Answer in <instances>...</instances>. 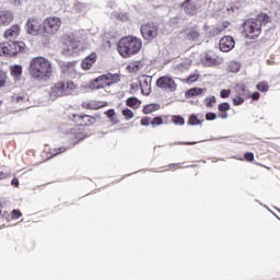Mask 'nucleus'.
<instances>
[{"label":"nucleus","instance_id":"f257e3e1","mask_svg":"<svg viewBox=\"0 0 280 280\" xmlns=\"http://www.w3.org/2000/svg\"><path fill=\"white\" fill-rule=\"evenodd\" d=\"M143 47L141 38L135 36H125L119 39L117 50L122 58H130L137 56Z\"/></svg>","mask_w":280,"mask_h":280},{"label":"nucleus","instance_id":"f03ea898","mask_svg":"<svg viewBox=\"0 0 280 280\" xmlns=\"http://www.w3.org/2000/svg\"><path fill=\"white\" fill-rule=\"evenodd\" d=\"M30 74L34 80H49L51 78V62L44 57L33 58L30 62Z\"/></svg>","mask_w":280,"mask_h":280},{"label":"nucleus","instance_id":"7ed1b4c3","mask_svg":"<svg viewBox=\"0 0 280 280\" xmlns=\"http://www.w3.org/2000/svg\"><path fill=\"white\" fill-rule=\"evenodd\" d=\"M270 23V16L266 13L258 14L255 19H249L244 22V32L247 38L254 39L258 38L261 34V27Z\"/></svg>","mask_w":280,"mask_h":280},{"label":"nucleus","instance_id":"20e7f679","mask_svg":"<svg viewBox=\"0 0 280 280\" xmlns=\"http://www.w3.org/2000/svg\"><path fill=\"white\" fill-rule=\"evenodd\" d=\"M75 91V84L71 81L56 83L50 90V97H62V95H71Z\"/></svg>","mask_w":280,"mask_h":280},{"label":"nucleus","instance_id":"39448f33","mask_svg":"<svg viewBox=\"0 0 280 280\" xmlns=\"http://www.w3.org/2000/svg\"><path fill=\"white\" fill-rule=\"evenodd\" d=\"M118 78H119L118 75L112 74V73L102 74L101 77L92 80L89 86L93 90L106 89V86H110V84H115Z\"/></svg>","mask_w":280,"mask_h":280},{"label":"nucleus","instance_id":"423d86ee","mask_svg":"<svg viewBox=\"0 0 280 280\" xmlns=\"http://www.w3.org/2000/svg\"><path fill=\"white\" fill-rule=\"evenodd\" d=\"M43 25V32L44 34H47L48 36H54L60 30V26L62 25V22L59 18H47L42 23Z\"/></svg>","mask_w":280,"mask_h":280},{"label":"nucleus","instance_id":"0eeeda50","mask_svg":"<svg viewBox=\"0 0 280 280\" xmlns=\"http://www.w3.org/2000/svg\"><path fill=\"white\" fill-rule=\"evenodd\" d=\"M140 32L144 40H154L159 36V25L154 22H148L141 25Z\"/></svg>","mask_w":280,"mask_h":280},{"label":"nucleus","instance_id":"6e6552de","mask_svg":"<svg viewBox=\"0 0 280 280\" xmlns=\"http://www.w3.org/2000/svg\"><path fill=\"white\" fill-rule=\"evenodd\" d=\"M80 43H82L80 36L75 34L67 35L63 42V51H66V54H73V51L80 47Z\"/></svg>","mask_w":280,"mask_h":280},{"label":"nucleus","instance_id":"1a4fd4ad","mask_svg":"<svg viewBox=\"0 0 280 280\" xmlns=\"http://www.w3.org/2000/svg\"><path fill=\"white\" fill-rule=\"evenodd\" d=\"M40 30H43V21L38 18H30L26 21V32L31 36H38V34H40Z\"/></svg>","mask_w":280,"mask_h":280},{"label":"nucleus","instance_id":"9d476101","mask_svg":"<svg viewBox=\"0 0 280 280\" xmlns=\"http://www.w3.org/2000/svg\"><path fill=\"white\" fill-rule=\"evenodd\" d=\"M25 49V43L23 42H9L4 43V51L7 56H16V54H21Z\"/></svg>","mask_w":280,"mask_h":280},{"label":"nucleus","instance_id":"9b49d317","mask_svg":"<svg viewBox=\"0 0 280 280\" xmlns=\"http://www.w3.org/2000/svg\"><path fill=\"white\" fill-rule=\"evenodd\" d=\"M156 86L163 91H170V93H174V91H176V82L170 77L159 78L156 80Z\"/></svg>","mask_w":280,"mask_h":280},{"label":"nucleus","instance_id":"f8f14e48","mask_svg":"<svg viewBox=\"0 0 280 280\" xmlns=\"http://www.w3.org/2000/svg\"><path fill=\"white\" fill-rule=\"evenodd\" d=\"M219 47L221 51L226 54L235 47V39L232 36H224L221 38Z\"/></svg>","mask_w":280,"mask_h":280},{"label":"nucleus","instance_id":"ddd939ff","mask_svg":"<svg viewBox=\"0 0 280 280\" xmlns=\"http://www.w3.org/2000/svg\"><path fill=\"white\" fill-rule=\"evenodd\" d=\"M61 72L67 78H78V71H75V63L73 62L61 63Z\"/></svg>","mask_w":280,"mask_h":280},{"label":"nucleus","instance_id":"4468645a","mask_svg":"<svg viewBox=\"0 0 280 280\" xmlns=\"http://www.w3.org/2000/svg\"><path fill=\"white\" fill-rule=\"evenodd\" d=\"M14 21V14L9 10L0 11V27H8Z\"/></svg>","mask_w":280,"mask_h":280},{"label":"nucleus","instance_id":"2eb2a0df","mask_svg":"<svg viewBox=\"0 0 280 280\" xmlns=\"http://www.w3.org/2000/svg\"><path fill=\"white\" fill-rule=\"evenodd\" d=\"M141 93L143 95H150L152 91V77H142L139 81Z\"/></svg>","mask_w":280,"mask_h":280},{"label":"nucleus","instance_id":"dca6fc26","mask_svg":"<svg viewBox=\"0 0 280 280\" xmlns=\"http://www.w3.org/2000/svg\"><path fill=\"white\" fill-rule=\"evenodd\" d=\"M182 8L185 12V14H188L189 16H194V14H198V9L196 7V4L194 3V1H189V0H186L183 4H182Z\"/></svg>","mask_w":280,"mask_h":280},{"label":"nucleus","instance_id":"f3484780","mask_svg":"<svg viewBox=\"0 0 280 280\" xmlns=\"http://www.w3.org/2000/svg\"><path fill=\"white\" fill-rule=\"evenodd\" d=\"M28 101H30V96H27V94L23 92L15 93L11 96L12 104H19L20 106L27 104Z\"/></svg>","mask_w":280,"mask_h":280},{"label":"nucleus","instance_id":"a211bd4d","mask_svg":"<svg viewBox=\"0 0 280 280\" xmlns=\"http://www.w3.org/2000/svg\"><path fill=\"white\" fill-rule=\"evenodd\" d=\"M19 34H21V26L19 24H14L4 32V38L12 40L13 38H18Z\"/></svg>","mask_w":280,"mask_h":280},{"label":"nucleus","instance_id":"6ab92c4d","mask_svg":"<svg viewBox=\"0 0 280 280\" xmlns=\"http://www.w3.org/2000/svg\"><path fill=\"white\" fill-rule=\"evenodd\" d=\"M97 60V54L92 52L91 55H89L82 62H81V67L84 70H89L93 67V65H95Z\"/></svg>","mask_w":280,"mask_h":280},{"label":"nucleus","instance_id":"aec40b11","mask_svg":"<svg viewBox=\"0 0 280 280\" xmlns=\"http://www.w3.org/2000/svg\"><path fill=\"white\" fill-rule=\"evenodd\" d=\"M202 62L206 67H215V65H218V59L211 54H206Z\"/></svg>","mask_w":280,"mask_h":280},{"label":"nucleus","instance_id":"412c9836","mask_svg":"<svg viewBox=\"0 0 280 280\" xmlns=\"http://www.w3.org/2000/svg\"><path fill=\"white\" fill-rule=\"evenodd\" d=\"M230 23L229 22H223L221 25H217L215 27H212L210 30V34L212 36H218V34H220L221 32H224V30H226V27H229Z\"/></svg>","mask_w":280,"mask_h":280},{"label":"nucleus","instance_id":"4be33fe9","mask_svg":"<svg viewBox=\"0 0 280 280\" xmlns=\"http://www.w3.org/2000/svg\"><path fill=\"white\" fill-rule=\"evenodd\" d=\"M186 38H188V40H195V43H200V32L194 28L190 31H187Z\"/></svg>","mask_w":280,"mask_h":280},{"label":"nucleus","instance_id":"5701e85b","mask_svg":"<svg viewBox=\"0 0 280 280\" xmlns=\"http://www.w3.org/2000/svg\"><path fill=\"white\" fill-rule=\"evenodd\" d=\"M11 75L14 77L15 80H21V75H23V67L19 65L11 67Z\"/></svg>","mask_w":280,"mask_h":280},{"label":"nucleus","instance_id":"b1692460","mask_svg":"<svg viewBox=\"0 0 280 280\" xmlns=\"http://www.w3.org/2000/svg\"><path fill=\"white\" fill-rule=\"evenodd\" d=\"M160 108H161V105H159V104H150V105L144 106L143 113H144V115H150L151 113H154V112L159 110Z\"/></svg>","mask_w":280,"mask_h":280},{"label":"nucleus","instance_id":"393cba45","mask_svg":"<svg viewBox=\"0 0 280 280\" xmlns=\"http://www.w3.org/2000/svg\"><path fill=\"white\" fill-rule=\"evenodd\" d=\"M126 104L130 108H139V106H141V101H139L137 97H129Z\"/></svg>","mask_w":280,"mask_h":280},{"label":"nucleus","instance_id":"a878e982","mask_svg":"<svg viewBox=\"0 0 280 280\" xmlns=\"http://www.w3.org/2000/svg\"><path fill=\"white\" fill-rule=\"evenodd\" d=\"M115 18L122 23H128L130 21V13L116 12Z\"/></svg>","mask_w":280,"mask_h":280},{"label":"nucleus","instance_id":"bb28decb","mask_svg":"<svg viewBox=\"0 0 280 280\" xmlns=\"http://www.w3.org/2000/svg\"><path fill=\"white\" fill-rule=\"evenodd\" d=\"M189 70V63L180 62L175 67L176 73L179 75L180 73H185V71Z\"/></svg>","mask_w":280,"mask_h":280},{"label":"nucleus","instance_id":"cd10ccee","mask_svg":"<svg viewBox=\"0 0 280 280\" xmlns=\"http://www.w3.org/2000/svg\"><path fill=\"white\" fill-rule=\"evenodd\" d=\"M202 89L200 88H194L186 92V97H196V95H201Z\"/></svg>","mask_w":280,"mask_h":280},{"label":"nucleus","instance_id":"c85d7f7f","mask_svg":"<svg viewBox=\"0 0 280 280\" xmlns=\"http://www.w3.org/2000/svg\"><path fill=\"white\" fill-rule=\"evenodd\" d=\"M81 119H82L84 126H93V124H95V117H92L89 115L81 116Z\"/></svg>","mask_w":280,"mask_h":280},{"label":"nucleus","instance_id":"c756f323","mask_svg":"<svg viewBox=\"0 0 280 280\" xmlns=\"http://www.w3.org/2000/svg\"><path fill=\"white\" fill-rule=\"evenodd\" d=\"M201 124H202V121H200V119H198V116L191 115L189 117V120H188L189 126H200Z\"/></svg>","mask_w":280,"mask_h":280},{"label":"nucleus","instance_id":"7c9ffc66","mask_svg":"<svg viewBox=\"0 0 280 280\" xmlns=\"http://www.w3.org/2000/svg\"><path fill=\"white\" fill-rule=\"evenodd\" d=\"M173 124L176 126H185V118H183V116H174Z\"/></svg>","mask_w":280,"mask_h":280},{"label":"nucleus","instance_id":"2f4dec72","mask_svg":"<svg viewBox=\"0 0 280 280\" xmlns=\"http://www.w3.org/2000/svg\"><path fill=\"white\" fill-rule=\"evenodd\" d=\"M189 1H192V3L196 4L198 10H200V8H205V5H207V0H189Z\"/></svg>","mask_w":280,"mask_h":280},{"label":"nucleus","instance_id":"473e14b6","mask_svg":"<svg viewBox=\"0 0 280 280\" xmlns=\"http://www.w3.org/2000/svg\"><path fill=\"white\" fill-rule=\"evenodd\" d=\"M220 113H226V110H231V105L229 103H222L219 105Z\"/></svg>","mask_w":280,"mask_h":280},{"label":"nucleus","instance_id":"72a5a7b5","mask_svg":"<svg viewBox=\"0 0 280 280\" xmlns=\"http://www.w3.org/2000/svg\"><path fill=\"white\" fill-rule=\"evenodd\" d=\"M257 89H258V91H261L262 93H266V91H268L269 86H268V83L260 82V83L257 84Z\"/></svg>","mask_w":280,"mask_h":280},{"label":"nucleus","instance_id":"f704fd0d","mask_svg":"<svg viewBox=\"0 0 280 280\" xmlns=\"http://www.w3.org/2000/svg\"><path fill=\"white\" fill-rule=\"evenodd\" d=\"M122 115L126 117V119H132V117H135V114L129 108H125L122 110Z\"/></svg>","mask_w":280,"mask_h":280},{"label":"nucleus","instance_id":"c9c22d12","mask_svg":"<svg viewBox=\"0 0 280 280\" xmlns=\"http://www.w3.org/2000/svg\"><path fill=\"white\" fill-rule=\"evenodd\" d=\"M230 71H231L232 73H237V72L240 71V63H237V62H232V63L230 65Z\"/></svg>","mask_w":280,"mask_h":280},{"label":"nucleus","instance_id":"e433bc0d","mask_svg":"<svg viewBox=\"0 0 280 280\" xmlns=\"http://www.w3.org/2000/svg\"><path fill=\"white\" fill-rule=\"evenodd\" d=\"M8 77L5 75V72H3L2 70H0V89H2V86H5V79Z\"/></svg>","mask_w":280,"mask_h":280},{"label":"nucleus","instance_id":"4c0bfd02","mask_svg":"<svg viewBox=\"0 0 280 280\" xmlns=\"http://www.w3.org/2000/svg\"><path fill=\"white\" fill-rule=\"evenodd\" d=\"M234 106H241V104H244V98L242 96H236L233 98Z\"/></svg>","mask_w":280,"mask_h":280},{"label":"nucleus","instance_id":"58836bf2","mask_svg":"<svg viewBox=\"0 0 280 280\" xmlns=\"http://www.w3.org/2000/svg\"><path fill=\"white\" fill-rule=\"evenodd\" d=\"M163 124V118L161 117H155L153 118V120L151 121V126H161Z\"/></svg>","mask_w":280,"mask_h":280},{"label":"nucleus","instance_id":"ea45409f","mask_svg":"<svg viewBox=\"0 0 280 280\" xmlns=\"http://www.w3.org/2000/svg\"><path fill=\"white\" fill-rule=\"evenodd\" d=\"M236 91L240 93V95H245L246 86H244V84L236 85Z\"/></svg>","mask_w":280,"mask_h":280},{"label":"nucleus","instance_id":"a19ab883","mask_svg":"<svg viewBox=\"0 0 280 280\" xmlns=\"http://www.w3.org/2000/svg\"><path fill=\"white\" fill-rule=\"evenodd\" d=\"M206 119L207 121H214V119H218V115H215V113H208Z\"/></svg>","mask_w":280,"mask_h":280},{"label":"nucleus","instance_id":"79ce46f5","mask_svg":"<svg viewBox=\"0 0 280 280\" xmlns=\"http://www.w3.org/2000/svg\"><path fill=\"white\" fill-rule=\"evenodd\" d=\"M11 215H12L13 220H19V218H21L22 213L20 210H13Z\"/></svg>","mask_w":280,"mask_h":280},{"label":"nucleus","instance_id":"37998d69","mask_svg":"<svg viewBox=\"0 0 280 280\" xmlns=\"http://www.w3.org/2000/svg\"><path fill=\"white\" fill-rule=\"evenodd\" d=\"M199 78H200L199 74H192V75L188 77L187 82H190V83L198 82Z\"/></svg>","mask_w":280,"mask_h":280},{"label":"nucleus","instance_id":"c03bdc74","mask_svg":"<svg viewBox=\"0 0 280 280\" xmlns=\"http://www.w3.org/2000/svg\"><path fill=\"white\" fill-rule=\"evenodd\" d=\"M207 102V106H213V104H215V96H210L206 100Z\"/></svg>","mask_w":280,"mask_h":280},{"label":"nucleus","instance_id":"a18cd8bd","mask_svg":"<svg viewBox=\"0 0 280 280\" xmlns=\"http://www.w3.org/2000/svg\"><path fill=\"white\" fill-rule=\"evenodd\" d=\"M220 95L223 98L229 97L231 95V90H222Z\"/></svg>","mask_w":280,"mask_h":280},{"label":"nucleus","instance_id":"49530a36","mask_svg":"<svg viewBox=\"0 0 280 280\" xmlns=\"http://www.w3.org/2000/svg\"><path fill=\"white\" fill-rule=\"evenodd\" d=\"M244 158L246 159V161H254L255 154L247 152V153H245Z\"/></svg>","mask_w":280,"mask_h":280},{"label":"nucleus","instance_id":"de8ad7c7","mask_svg":"<svg viewBox=\"0 0 280 280\" xmlns=\"http://www.w3.org/2000/svg\"><path fill=\"white\" fill-rule=\"evenodd\" d=\"M62 152H67V148L61 147L59 149H56V153H54V156H58V154H62Z\"/></svg>","mask_w":280,"mask_h":280},{"label":"nucleus","instance_id":"09e8293b","mask_svg":"<svg viewBox=\"0 0 280 280\" xmlns=\"http://www.w3.org/2000/svg\"><path fill=\"white\" fill-rule=\"evenodd\" d=\"M150 117H144L141 119V126H150Z\"/></svg>","mask_w":280,"mask_h":280},{"label":"nucleus","instance_id":"8fccbe9b","mask_svg":"<svg viewBox=\"0 0 280 280\" xmlns=\"http://www.w3.org/2000/svg\"><path fill=\"white\" fill-rule=\"evenodd\" d=\"M198 142H175L174 145H196Z\"/></svg>","mask_w":280,"mask_h":280},{"label":"nucleus","instance_id":"3c124183","mask_svg":"<svg viewBox=\"0 0 280 280\" xmlns=\"http://www.w3.org/2000/svg\"><path fill=\"white\" fill-rule=\"evenodd\" d=\"M105 115H107V117L109 119H113V117H115V109H108Z\"/></svg>","mask_w":280,"mask_h":280},{"label":"nucleus","instance_id":"603ef678","mask_svg":"<svg viewBox=\"0 0 280 280\" xmlns=\"http://www.w3.org/2000/svg\"><path fill=\"white\" fill-rule=\"evenodd\" d=\"M0 56H7L4 44H0Z\"/></svg>","mask_w":280,"mask_h":280},{"label":"nucleus","instance_id":"864d4df0","mask_svg":"<svg viewBox=\"0 0 280 280\" xmlns=\"http://www.w3.org/2000/svg\"><path fill=\"white\" fill-rule=\"evenodd\" d=\"M219 117H220L221 119H228V118H229V113H226V112H221V113L219 114Z\"/></svg>","mask_w":280,"mask_h":280},{"label":"nucleus","instance_id":"5fc2aeb1","mask_svg":"<svg viewBox=\"0 0 280 280\" xmlns=\"http://www.w3.org/2000/svg\"><path fill=\"white\" fill-rule=\"evenodd\" d=\"M259 97H260L259 92H254V93L252 94V100L257 101V100H259Z\"/></svg>","mask_w":280,"mask_h":280},{"label":"nucleus","instance_id":"6e6d98bb","mask_svg":"<svg viewBox=\"0 0 280 280\" xmlns=\"http://www.w3.org/2000/svg\"><path fill=\"white\" fill-rule=\"evenodd\" d=\"M11 185H14V187H19V179L13 178Z\"/></svg>","mask_w":280,"mask_h":280},{"label":"nucleus","instance_id":"4d7b16f0","mask_svg":"<svg viewBox=\"0 0 280 280\" xmlns=\"http://www.w3.org/2000/svg\"><path fill=\"white\" fill-rule=\"evenodd\" d=\"M3 178H8V174L0 172V180H3Z\"/></svg>","mask_w":280,"mask_h":280},{"label":"nucleus","instance_id":"13d9d810","mask_svg":"<svg viewBox=\"0 0 280 280\" xmlns=\"http://www.w3.org/2000/svg\"><path fill=\"white\" fill-rule=\"evenodd\" d=\"M175 165H178V164H170V167H175Z\"/></svg>","mask_w":280,"mask_h":280},{"label":"nucleus","instance_id":"bf43d9fd","mask_svg":"<svg viewBox=\"0 0 280 280\" xmlns=\"http://www.w3.org/2000/svg\"><path fill=\"white\" fill-rule=\"evenodd\" d=\"M23 108H27V105H24V107Z\"/></svg>","mask_w":280,"mask_h":280},{"label":"nucleus","instance_id":"052dcab7","mask_svg":"<svg viewBox=\"0 0 280 280\" xmlns=\"http://www.w3.org/2000/svg\"><path fill=\"white\" fill-rule=\"evenodd\" d=\"M203 27H205V30H207V25H205Z\"/></svg>","mask_w":280,"mask_h":280}]
</instances>
